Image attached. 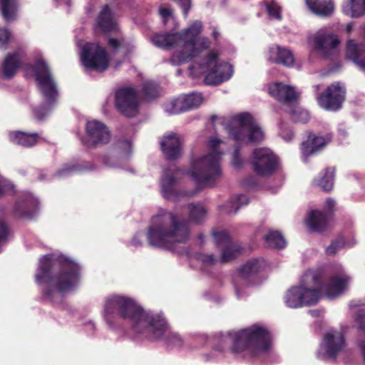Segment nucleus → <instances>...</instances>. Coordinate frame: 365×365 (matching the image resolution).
<instances>
[{
    "instance_id": "nucleus-13",
    "label": "nucleus",
    "mask_w": 365,
    "mask_h": 365,
    "mask_svg": "<svg viewBox=\"0 0 365 365\" xmlns=\"http://www.w3.org/2000/svg\"><path fill=\"white\" fill-rule=\"evenodd\" d=\"M81 59L86 68L98 72L106 71L108 66V58L105 49L96 43H87L82 47Z\"/></svg>"
},
{
    "instance_id": "nucleus-15",
    "label": "nucleus",
    "mask_w": 365,
    "mask_h": 365,
    "mask_svg": "<svg viewBox=\"0 0 365 365\" xmlns=\"http://www.w3.org/2000/svg\"><path fill=\"white\" fill-rule=\"evenodd\" d=\"M309 45L323 57H328L340 43L337 35L324 28L309 38Z\"/></svg>"
},
{
    "instance_id": "nucleus-6",
    "label": "nucleus",
    "mask_w": 365,
    "mask_h": 365,
    "mask_svg": "<svg viewBox=\"0 0 365 365\" xmlns=\"http://www.w3.org/2000/svg\"><path fill=\"white\" fill-rule=\"evenodd\" d=\"M225 143L212 137L207 143V153L192 162L190 175L201 187L213 185L222 176L221 159L224 154Z\"/></svg>"
},
{
    "instance_id": "nucleus-54",
    "label": "nucleus",
    "mask_w": 365,
    "mask_h": 365,
    "mask_svg": "<svg viewBox=\"0 0 365 365\" xmlns=\"http://www.w3.org/2000/svg\"><path fill=\"white\" fill-rule=\"evenodd\" d=\"M76 168L73 165L66 166L64 168L61 169L58 174L60 176H66L73 172Z\"/></svg>"
},
{
    "instance_id": "nucleus-1",
    "label": "nucleus",
    "mask_w": 365,
    "mask_h": 365,
    "mask_svg": "<svg viewBox=\"0 0 365 365\" xmlns=\"http://www.w3.org/2000/svg\"><path fill=\"white\" fill-rule=\"evenodd\" d=\"M116 316L130 322L135 337L158 340L166 335L165 340L168 346L182 345V339L178 334L168 331L167 322L160 314L145 312L130 297L113 295L106 299L103 317L109 326H113Z\"/></svg>"
},
{
    "instance_id": "nucleus-56",
    "label": "nucleus",
    "mask_w": 365,
    "mask_h": 365,
    "mask_svg": "<svg viewBox=\"0 0 365 365\" xmlns=\"http://www.w3.org/2000/svg\"><path fill=\"white\" fill-rule=\"evenodd\" d=\"M281 135L284 140L288 142L292 140L293 134L291 131H289L287 134H285L284 131L282 130Z\"/></svg>"
},
{
    "instance_id": "nucleus-33",
    "label": "nucleus",
    "mask_w": 365,
    "mask_h": 365,
    "mask_svg": "<svg viewBox=\"0 0 365 365\" xmlns=\"http://www.w3.org/2000/svg\"><path fill=\"white\" fill-rule=\"evenodd\" d=\"M249 202L248 197L245 195L234 196L225 204L220 206V211L222 213L235 214L242 206L247 205Z\"/></svg>"
},
{
    "instance_id": "nucleus-5",
    "label": "nucleus",
    "mask_w": 365,
    "mask_h": 365,
    "mask_svg": "<svg viewBox=\"0 0 365 365\" xmlns=\"http://www.w3.org/2000/svg\"><path fill=\"white\" fill-rule=\"evenodd\" d=\"M189 237L187 222L178 214L164 209L153 216L147 233L150 246L175 252H178V245L185 243Z\"/></svg>"
},
{
    "instance_id": "nucleus-60",
    "label": "nucleus",
    "mask_w": 365,
    "mask_h": 365,
    "mask_svg": "<svg viewBox=\"0 0 365 365\" xmlns=\"http://www.w3.org/2000/svg\"><path fill=\"white\" fill-rule=\"evenodd\" d=\"M58 3H65L66 5L70 6V0H55Z\"/></svg>"
},
{
    "instance_id": "nucleus-51",
    "label": "nucleus",
    "mask_w": 365,
    "mask_h": 365,
    "mask_svg": "<svg viewBox=\"0 0 365 365\" xmlns=\"http://www.w3.org/2000/svg\"><path fill=\"white\" fill-rule=\"evenodd\" d=\"M118 146L125 155H128L131 152L132 145L130 140L120 141Z\"/></svg>"
},
{
    "instance_id": "nucleus-17",
    "label": "nucleus",
    "mask_w": 365,
    "mask_h": 365,
    "mask_svg": "<svg viewBox=\"0 0 365 365\" xmlns=\"http://www.w3.org/2000/svg\"><path fill=\"white\" fill-rule=\"evenodd\" d=\"M251 165L254 172L259 176H269L277 168V159L272 151L267 148H257L253 151Z\"/></svg>"
},
{
    "instance_id": "nucleus-50",
    "label": "nucleus",
    "mask_w": 365,
    "mask_h": 365,
    "mask_svg": "<svg viewBox=\"0 0 365 365\" xmlns=\"http://www.w3.org/2000/svg\"><path fill=\"white\" fill-rule=\"evenodd\" d=\"M243 160L240 156V148L236 147L232 158V164L236 168H240L243 165Z\"/></svg>"
},
{
    "instance_id": "nucleus-62",
    "label": "nucleus",
    "mask_w": 365,
    "mask_h": 365,
    "mask_svg": "<svg viewBox=\"0 0 365 365\" xmlns=\"http://www.w3.org/2000/svg\"><path fill=\"white\" fill-rule=\"evenodd\" d=\"M212 36L215 38H217L219 36V33L216 31L215 29H214L212 31Z\"/></svg>"
},
{
    "instance_id": "nucleus-38",
    "label": "nucleus",
    "mask_w": 365,
    "mask_h": 365,
    "mask_svg": "<svg viewBox=\"0 0 365 365\" xmlns=\"http://www.w3.org/2000/svg\"><path fill=\"white\" fill-rule=\"evenodd\" d=\"M182 104L185 111L198 108L203 101V98L200 93H192L182 96Z\"/></svg>"
},
{
    "instance_id": "nucleus-18",
    "label": "nucleus",
    "mask_w": 365,
    "mask_h": 365,
    "mask_svg": "<svg viewBox=\"0 0 365 365\" xmlns=\"http://www.w3.org/2000/svg\"><path fill=\"white\" fill-rule=\"evenodd\" d=\"M115 107L124 115L132 118L138 113V100L133 88L123 87L116 91Z\"/></svg>"
},
{
    "instance_id": "nucleus-31",
    "label": "nucleus",
    "mask_w": 365,
    "mask_h": 365,
    "mask_svg": "<svg viewBox=\"0 0 365 365\" xmlns=\"http://www.w3.org/2000/svg\"><path fill=\"white\" fill-rule=\"evenodd\" d=\"M306 222L309 229L314 232H323L327 226V216L319 210L312 211Z\"/></svg>"
},
{
    "instance_id": "nucleus-28",
    "label": "nucleus",
    "mask_w": 365,
    "mask_h": 365,
    "mask_svg": "<svg viewBox=\"0 0 365 365\" xmlns=\"http://www.w3.org/2000/svg\"><path fill=\"white\" fill-rule=\"evenodd\" d=\"M364 53V46L362 43H358L353 39L347 41L346 56L356 64L362 71H365V60L363 58Z\"/></svg>"
},
{
    "instance_id": "nucleus-27",
    "label": "nucleus",
    "mask_w": 365,
    "mask_h": 365,
    "mask_svg": "<svg viewBox=\"0 0 365 365\" xmlns=\"http://www.w3.org/2000/svg\"><path fill=\"white\" fill-rule=\"evenodd\" d=\"M97 29L104 33L118 32L119 31L116 20L108 5L103 6L98 15Z\"/></svg>"
},
{
    "instance_id": "nucleus-64",
    "label": "nucleus",
    "mask_w": 365,
    "mask_h": 365,
    "mask_svg": "<svg viewBox=\"0 0 365 365\" xmlns=\"http://www.w3.org/2000/svg\"><path fill=\"white\" fill-rule=\"evenodd\" d=\"M88 326L91 327V328H94V324H89Z\"/></svg>"
},
{
    "instance_id": "nucleus-43",
    "label": "nucleus",
    "mask_w": 365,
    "mask_h": 365,
    "mask_svg": "<svg viewBox=\"0 0 365 365\" xmlns=\"http://www.w3.org/2000/svg\"><path fill=\"white\" fill-rule=\"evenodd\" d=\"M346 246V244L345 243L344 238L342 237H339L332 241L330 245L326 248V254L328 255H334L339 250L344 248Z\"/></svg>"
},
{
    "instance_id": "nucleus-59",
    "label": "nucleus",
    "mask_w": 365,
    "mask_h": 365,
    "mask_svg": "<svg viewBox=\"0 0 365 365\" xmlns=\"http://www.w3.org/2000/svg\"><path fill=\"white\" fill-rule=\"evenodd\" d=\"M309 313L312 316H313V317H318L319 316V314H320V312H319V310H309Z\"/></svg>"
},
{
    "instance_id": "nucleus-25",
    "label": "nucleus",
    "mask_w": 365,
    "mask_h": 365,
    "mask_svg": "<svg viewBox=\"0 0 365 365\" xmlns=\"http://www.w3.org/2000/svg\"><path fill=\"white\" fill-rule=\"evenodd\" d=\"M268 60L277 64L290 66L293 65L294 58L290 50L274 45L269 49Z\"/></svg>"
},
{
    "instance_id": "nucleus-42",
    "label": "nucleus",
    "mask_w": 365,
    "mask_h": 365,
    "mask_svg": "<svg viewBox=\"0 0 365 365\" xmlns=\"http://www.w3.org/2000/svg\"><path fill=\"white\" fill-rule=\"evenodd\" d=\"M159 90L158 86L152 82H145L143 86V96L145 100H151L158 96Z\"/></svg>"
},
{
    "instance_id": "nucleus-9",
    "label": "nucleus",
    "mask_w": 365,
    "mask_h": 365,
    "mask_svg": "<svg viewBox=\"0 0 365 365\" xmlns=\"http://www.w3.org/2000/svg\"><path fill=\"white\" fill-rule=\"evenodd\" d=\"M219 53L210 51L201 61L190 66V74L194 77L205 76L207 85H218L229 80L233 74L232 66L218 58Z\"/></svg>"
},
{
    "instance_id": "nucleus-20",
    "label": "nucleus",
    "mask_w": 365,
    "mask_h": 365,
    "mask_svg": "<svg viewBox=\"0 0 365 365\" xmlns=\"http://www.w3.org/2000/svg\"><path fill=\"white\" fill-rule=\"evenodd\" d=\"M87 140L83 143L88 148H96L106 145L110 140V133L106 125L98 120H92L87 122L86 125Z\"/></svg>"
},
{
    "instance_id": "nucleus-39",
    "label": "nucleus",
    "mask_w": 365,
    "mask_h": 365,
    "mask_svg": "<svg viewBox=\"0 0 365 365\" xmlns=\"http://www.w3.org/2000/svg\"><path fill=\"white\" fill-rule=\"evenodd\" d=\"M188 209L190 220L195 223H200L207 217V210L201 204H190Z\"/></svg>"
},
{
    "instance_id": "nucleus-55",
    "label": "nucleus",
    "mask_w": 365,
    "mask_h": 365,
    "mask_svg": "<svg viewBox=\"0 0 365 365\" xmlns=\"http://www.w3.org/2000/svg\"><path fill=\"white\" fill-rule=\"evenodd\" d=\"M335 206V201L331 198H327L325 201L324 208L327 212H331Z\"/></svg>"
},
{
    "instance_id": "nucleus-46",
    "label": "nucleus",
    "mask_w": 365,
    "mask_h": 365,
    "mask_svg": "<svg viewBox=\"0 0 365 365\" xmlns=\"http://www.w3.org/2000/svg\"><path fill=\"white\" fill-rule=\"evenodd\" d=\"M196 259L200 262H202L205 266L212 265L217 262V259L215 258L213 255L199 253L196 255Z\"/></svg>"
},
{
    "instance_id": "nucleus-40",
    "label": "nucleus",
    "mask_w": 365,
    "mask_h": 365,
    "mask_svg": "<svg viewBox=\"0 0 365 365\" xmlns=\"http://www.w3.org/2000/svg\"><path fill=\"white\" fill-rule=\"evenodd\" d=\"M163 108L169 115H175L185 112L181 96L164 104Z\"/></svg>"
},
{
    "instance_id": "nucleus-11",
    "label": "nucleus",
    "mask_w": 365,
    "mask_h": 365,
    "mask_svg": "<svg viewBox=\"0 0 365 365\" xmlns=\"http://www.w3.org/2000/svg\"><path fill=\"white\" fill-rule=\"evenodd\" d=\"M269 94L288 106L287 111L291 115L292 119L296 122L305 123L309 120L308 111L297 106L299 93L294 87L279 82L269 83L267 86Z\"/></svg>"
},
{
    "instance_id": "nucleus-7",
    "label": "nucleus",
    "mask_w": 365,
    "mask_h": 365,
    "mask_svg": "<svg viewBox=\"0 0 365 365\" xmlns=\"http://www.w3.org/2000/svg\"><path fill=\"white\" fill-rule=\"evenodd\" d=\"M322 272L320 270H307L301 277L299 286L292 287L284 295V303L290 308H299L317 304L320 298L319 289Z\"/></svg>"
},
{
    "instance_id": "nucleus-47",
    "label": "nucleus",
    "mask_w": 365,
    "mask_h": 365,
    "mask_svg": "<svg viewBox=\"0 0 365 365\" xmlns=\"http://www.w3.org/2000/svg\"><path fill=\"white\" fill-rule=\"evenodd\" d=\"M159 13L165 25H166L170 20L174 21L173 10L169 6H161L159 9Z\"/></svg>"
},
{
    "instance_id": "nucleus-4",
    "label": "nucleus",
    "mask_w": 365,
    "mask_h": 365,
    "mask_svg": "<svg viewBox=\"0 0 365 365\" xmlns=\"http://www.w3.org/2000/svg\"><path fill=\"white\" fill-rule=\"evenodd\" d=\"M202 31V22L195 21L179 33L155 34L151 41L158 48L165 50L177 48L170 58V62L173 65H180L191 61L210 48L209 39L200 36Z\"/></svg>"
},
{
    "instance_id": "nucleus-34",
    "label": "nucleus",
    "mask_w": 365,
    "mask_h": 365,
    "mask_svg": "<svg viewBox=\"0 0 365 365\" xmlns=\"http://www.w3.org/2000/svg\"><path fill=\"white\" fill-rule=\"evenodd\" d=\"M264 266V262L262 259H252L248 261L239 269V277L245 279L252 274L258 272Z\"/></svg>"
},
{
    "instance_id": "nucleus-36",
    "label": "nucleus",
    "mask_w": 365,
    "mask_h": 365,
    "mask_svg": "<svg viewBox=\"0 0 365 365\" xmlns=\"http://www.w3.org/2000/svg\"><path fill=\"white\" fill-rule=\"evenodd\" d=\"M18 0H0L2 15L7 21L15 19Z\"/></svg>"
},
{
    "instance_id": "nucleus-35",
    "label": "nucleus",
    "mask_w": 365,
    "mask_h": 365,
    "mask_svg": "<svg viewBox=\"0 0 365 365\" xmlns=\"http://www.w3.org/2000/svg\"><path fill=\"white\" fill-rule=\"evenodd\" d=\"M344 12L351 17H359L365 13V0H348L343 7Z\"/></svg>"
},
{
    "instance_id": "nucleus-10",
    "label": "nucleus",
    "mask_w": 365,
    "mask_h": 365,
    "mask_svg": "<svg viewBox=\"0 0 365 365\" xmlns=\"http://www.w3.org/2000/svg\"><path fill=\"white\" fill-rule=\"evenodd\" d=\"M225 124L229 136L236 143H257L264 140V135L260 126L249 113L233 115Z\"/></svg>"
},
{
    "instance_id": "nucleus-19",
    "label": "nucleus",
    "mask_w": 365,
    "mask_h": 365,
    "mask_svg": "<svg viewBox=\"0 0 365 365\" xmlns=\"http://www.w3.org/2000/svg\"><path fill=\"white\" fill-rule=\"evenodd\" d=\"M180 174L181 170L174 167L169 168L164 170L160 180V187L161 193L165 198L176 201L179 200L180 196L182 195H192L194 194V192L182 193L177 190L176 185Z\"/></svg>"
},
{
    "instance_id": "nucleus-12",
    "label": "nucleus",
    "mask_w": 365,
    "mask_h": 365,
    "mask_svg": "<svg viewBox=\"0 0 365 365\" xmlns=\"http://www.w3.org/2000/svg\"><path fill=\"white\" fill-rule=\"evenodd\" d=\"M346 89L341 82L336 81L322 93L316 95L318 104L322 108L329 111H337L342 108L346 99Z\"/></svg>"
},
{
    "instance_id": "nucleus-14",
    "label": "nucleus",
    "mask_w": 365,
    "mask_h": 365,
    "mask_svg": "<svg viewBox=\"0 0 365 365\" xmlns=\"http://www.w3.org/2000/svg\"><path fill=\"white\" fill-rule=\"evenodd\" d=\"M345 348L346 341L344 334L341 331L329 329L324 336L317 352V357L323 360L335 359Z\"/></svg>"
},
{
    "instance_id": "nucleus-63",
    "label": "nucleus",
    "mask_w": 365,
    "mask_h": 365,
    "mask_svg": "<svg viewBox=\"0 0 365 365\" xmlns=\"http://www.w3.org/2000/svg\"><path fill=\"white\" fill-rule=\"evenodd\" d=\"M314 88L315 92H319V91L320 89V86L319 85H315V86H314Z\"/></svg>"
},
{
    "instance_id": "nucleus-61",
    "label": "nucleus",
    "mask_w": 365,
    "mask_h": 365,
    "mask_svg": "<svg viewBox=\"0 0 365 365\" xmlns=\"http://www.w3.org/2000/svg\"><path fill=\"white\" fill-rule=\"evenodd\" d=\"M353 25L351 24H348L346 27V30L347 32H350L352 29Z\"/></svg>"
},
{
    "instance_id": "nucleus-26",
    "label": "nucleus",
    "mask_w": 365,
    "mask_h": 365,
    "mask_svg": "<svg viewBox=\"0 0 365 365\" xmlns=\"http://www.w3.org/2000/svg\"><path fill=\"white\" fill-rule=\"evenodd\" d=\"M23 56L22 51H15L6 56L3 63V76L4 78L11 79L16 75L22 64Z\"/></svg>"
},
{
    "instance_id": "nucleus-30",
    "label": "nucleus",
    "mask_w": 365,
    "mask_h": 365,
    "mask_svg": "<svg viewBox=\"0 0 365 365\" xmlns=\"http://www.w3.org/2000/svg\"><path fill=\"white\" fill-rule=\"evenodd\" d=\"M9 138L15 144L24 147H32L37 143L39 135L36 133H26L21 131H14L10 132Z\"/></svg>"
},
{
    "instance_id": "nucleus-41",
    "label": "nucleus",
    "mask_w": 365,
    "mask_h": 365,
    "mask_svg": "<svg viewBox=\"0 0 365 365\" xmlns=\"http://www.w3.org/2000/svg\"><path fill=\"white\" fill-rule=\"evenodd\" d=\"M334 168H327L326 173L317 182V185L324 191H330L334 185Z\"/></svg>"
},
{
    "instance_id": "nucleus-37",
    "label": "nucleus",
    "mask_w": 365,
    "mask_h": 365,
    "mask_svg": "<svg viewBox=\"0 0 365 365\" xmlns=\"http://www.w3.org/2000/svg\"><path fill=\"white\" fill-rule=\"evenodd\" d=\"M267 245L272 248H284L287 242L282 234L278 231H269L264 237Z\"/></svg>"
},
{
    "instance_id": "nucleus-29",
    "label": "nucleus",
    "mask_w": 365,
    "mask_h": 365,
    "mask_svg": "<svg viewBox=\"0 0 365 365\" xmlns=\"http://www.w3.org/2000/svg\"><path fill=\"white\" fill-rule=\"evenodd\" d=\"M330 138L325 139L321 136L309 135L307 141L302 144V153L304 157L307 158L322 149L330 140Z\"/></svg>"
},
{
    "instance_id": "nucleus-49",
    "label": "nucleus",
    "mask_w": 365,
    "mask_h": 365,
    "mask_svg": "<svg viewBox=\"0 0 365 365\" xmlns=\"http://www.w3.org/2000/svg\"><path fill=\"white\" fill-rule=\"evenodd\" d=\"M108 45L110 49L115 51L118 48L125 46V42L123 37L120 38H110L108 41Z\"/></svg>"
},
{
    "instance_id": "nucleus-8",
    "label": "nucleus",
    "mask_w": 365,
    "mask_h": 365,
    "mask_svg": "<svg viewBox=\"0 0 365 365\" xmlns=\"http://www.w3.org/2000/svg\"><path fill=\"white\" fill-rule=\"evenodd\" d=\"M35 73L38 88L43 99L42 107L34 110V115L38 120H43L56 104L58 92L50 69L43 58L38 59L32 66Z\"/></svg>"
},
{
    "instance_id": "nucleus-53",
    "label": "nucleus",
    "mask_w": 365,
    "mask_h": 365,
    "mask_svg": "<svg viewBox=\"0 0 365 365\" xmlns=\"http://www.w3.org/2000/svg\"><path fill=\"white\" fill-rule=\"evenodd\" d=\"M182 8L185 16H187L188 11L191 6V0H174Z\"/></svg>"
},
{
    "instance_id": "nucleus-45",
    "label": "nucleus",
    "mask_w": 365,
    "mask_h": 365,
    "mask_svg": "<svg viewBox=\"0 0 365 365\" xmlns=\"http://www.w3.org/2000/svg\"><path fill=\"white\" fill-rule=\"evenodd\" d=\"M14 192V185L2 176H0V195L13 194Z\"/></svg>"
},
{
    "instance_id": "nucleus-16",
    "label": "nucleus",
    "mask_w": 365,
    "mask_h": 365,
    "mask_svg": "<svg viewBox=\"0 0 365 365\" xmlns=\"http://www.w3.org/2000/svg\"><path fill=\"white\" fill-rule=\"evenodd\" d=\"M311 270H320L322 272V275L318 279L320 280V285H314L315 287L319 289V294L321 295V291H324L325 294L329 297L333 298L341 295L347 289L351 278L344 271L340 272L339 274L331 276L327 283H324L325 278V273L322 269H311Z\"/></svg>"
},
{
    "instance_id": "nucleus-57",
    "label": "nucleus",
    "mask_w": 365,
    "mask_h": 365,
    "mask_svg": "<svg viewBox=\"0 0 365 365\" xmlns=\"http://www.w3.org/2000/svg\"><path fill=\"white\" fill-rule=\"evenodd\" d=\"M131 244L135 247H138L142 245L140 238L138 236H135L132 240Z\"/></svg>"
},
{
    "instance_id": "nucleus-44",
    "label": "nucleus",
    "mask_w": 365,
    "mask_h": 365,
    "mask_svg": "<svg viewBox=\"0 0 365 365\" xmlns=\"http://www.w3.org/2000/svg\"><path fill=\"white\" fill-rule=\"evenodd\" d=\"M266 7L270 19H274L277 20L281 19V9L276 2L272 1L269 4H267Z\"/></svg>"
},
{
    "instance_id": "nucleus-52",
    "label": "nucleus",
    "mask_w": 365,
    "mask_h": 365,
    "mask_svg": "<svg viewBox=\"0 0 365 365\" xmlns=\"http://www.w3.org/2000/svg\"><path fill=\"white\" fill-rule=\"evenodd\" d=\"M11 36L10 32L7 29H0V46H4L8 43Z\"/></svg>"
},
{
    "instance_id": "nucleus-23",
    "label": "nucleus",
    "mask_w": 365,
    "mask_h": 365,
    "mask_svg": "<svg viewBox=\"0 0 365 365\" xmlns=\"http://www.w3.org/2000/svg\"><path fill=\"white\" fill-rule=\"evenodd\" d=\"M38 206V199L31 194L26 193L16 202L14 208V213L17 217L31 219L36 213Z\"/></svg>"
},
{
    "instance_id": "nucleus-58",
    "label": "nucleus",
    "mask_w": 365,
    "mask_h": 365,
    "mask_svg": "<svg viewBox=\"0 0 365 365\" xmlns=\"http://www.w3.org/2000/svg\"><path fill=\"white\" fill-rule=\"evenodd\" d=\"M235 292L237 298H242L243 297V294L241 293L240 288L237 285H235Z\"/></svg>"
},
{
    "instance_id": "nucleus-24",
    "label": "nucleus",
    "mask_w": 365,
    "mask_h": 365,
    "mask_svg": "<svg viewBox=\"0 0 365 365\" xmlns=\"http://www.w3.org/2000/svg\"><path fill=\"white\" fill-rule=\"evenodd\" d=\"M161 150L169 160H175L182 154L181 142L175 134L165 136L160 142Z\"/></svg>"
},
{
    "instance_id": "nucleus-3",
    "label": "nucleus",
    "mask_w": 365,
    "mask_h": 365,
    "mask_svg": "<svg viewBox=\"0 0 365 365\" xmlns=\"http://www.w3.org/2000/svg\"><path fill=\"white\" fill-rule=\"evenodd\" d=\"M220 344L215 346L211 356L206 355V360H215L224 354L228 343H232L231 352L237 357H256L269 353L272 336L264 327L254 324L238 331L230 332L219 339Z\"/></svg>"
},
{
    "instance_id": "nucleus-2",
    "label": "nucleus",
    "mask_w": 365,
    "mask_h": 365,
    "mask_svg": "<svg viewBox=\"0 0 365 365\" xmlns=\"http://www.w3.org/2000/svg\"><path fill=\"white\" fill-rule=\"evenodd\" d=\"M36 281L43 286L41 292L44 300L60 304L63 295L78 285L79 266L63 255H46L40 259Z\"/></svg>"
},
{
    "instance_id": "nucleus-48",
    "label": "nucleus",
    "mask_w": 365,
    "mask_h": 365,
    "mask_svg": "<svg viewBox=\"0 0 365 365\" xmlns=\"http://www.w3.org/2000/svg\"><path fill=\"white\" fill-rule=\"evenodd\" d=\"M9 235V230L4 220L0 219V252L2 245L7 240Z\"/></svg>"
},
{
    "instance_id": "nucleus-32",
    "label": "nucleus",
    "mask_w": 365,
    "mask_h": 365,
    "mask_svg": "<svg viewBox=\"0 0 365 365\" xmlns=\"http://www.w3.org/2000/svg\"><path fill=\"white\" fill-rule=\"evenodd\" d=\"M309 9L316 14L328 16L334 10V4L331 0H306Z\"/></svg>"
},
{
    "instance_id": "nucleus-21",
    "label": "nucleus",
    "mask_w": 365,
    "mask_h": 365,
    "mask_svg": "<svg viewBox=\"0 0 365 365\" xmlns=\"http://www.w3.org/2000/svg\"><path fill=\"white\" fill-rule=\"evenodd\" d=\"M212 235L217 247L222 249L220 261L227 262L236 258L242 252V247L233 242L225 231H214Z\"/></svg>"
},
{
    "instance_id": "nucleus-22",
    "label": "nucleus",
    "mask_w": 365,
    "mask_h": 365,
    "mask_svg": "<svg viewBox=\"0 0 365 365\" xmlns=\"http://www.w3.org/2000/svg\"><path fill=\"white\" fill-rule=\"evenodd\" d=\"M353 321L352 326L357 329L359 336L356 339V344L359 348L361 356L365 357V309L363 306H358L351 302Z\"/></svg>"
}]
</instances>
